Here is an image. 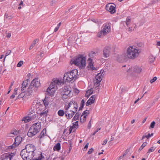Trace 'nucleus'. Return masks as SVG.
I'll list each match as a JSON object with an SVG mask.
<instances>
[{
	"label": "nucleus",
	"mask_w": 160,
	"mask_h": 160,
	"mask_svg": "<svg viewBox=\"0 0 160 160\" xmlns=\"http://www.w3.org/2000/svg\"><path fill=\"white\" fill-rule=\"evenodd\" d=\"M91 119L88 122V125L87 128H88L89 129L91 128Z\"/></svg>",
	"instance_id": "6e6d98bb"
},
{
	"label": "nucleus",
	"mask_w": 160,
	"mask_h": 160,
	"mask_svg": "<svg viewBox=\"0 0 160 160\" xmlns=\"http://www.w3.org/2000/svg\"><path fill=\"white\" fill-rule=\"evenodd\" d=\"M124 59L122 55H118L117 58V60L119 62H122Z\"/></svg>",
	"instance_id": "2f4dec72"
},
{
	"label": "nucleus",
	"mask_w": 160,
	"mask_h": 160,
	"mask_svg": "<svg viewBox=\"0 0 160 160\" xmlns=\"http://www.w3.org/2000/svg\"><path fill=\"white\" fill-rule=\"evenodd\" d=\"M24 97H27L25 95V92H22V91L21 93L19 94L17 97V99H18L20 98H22Z\"/></svg>",
	"instance_id": "c756f323"
},
{
	"label": "nucleus",
	"mask_w": 160,
	"mask_h": 160,
	"mask_svg": "<svg viewBox=\"0 0 160 160\" xmlns=\"http://www.w3.org/2000/svg\"><path fill=\"white\" fill-rule=\"evenodd\" d=\"M40 86V81L38 78H36L33 80L29 85V88L32 87L34 88L35 90L37 91L38 87Z\"/></svg>",
	"instance_id": "6e6552de"
},
{
	"label": "nucleus",
	"mask_w": 160,
	"mask_h": 160,
	"mask_svg": "<svg viewBox=\"0 0 160 160\" xmlns=\"http://www.w3.org/2000/svg\"><path fill=\"white\" fill-rule=\"evenodd\" d=\"M111 48L110 47H105L103 50V56L104 58H107L109 56Z\"/></svg>",
	"instance_id": "9b49d317"
},
{
	"label": "nucleus",
	"mask_w": 160,
	"mask_h": 160,
	"mask_svg": "<svg viewBox=\"0 0 160 160\" xmlns=\"http://www.w3.org/2000/svg\"><path fill=\"white\" fill-rule=\"evenodd\" d=\"M149 59H151V60L150 61V62H154L155 58L152 55H151L149 56Z\"/></svg>",
	"instance_id": "8fccbe9b"
},
{
	"label": "nucleus",
	"mask_w": 160,
	"mask_h": 160,
	"mask_svg": "<svg viewBox=\"0 0 160 160\" xmlns=\"http://www.w3.org/2000/svg\"><path fill=\"white\" fill-rule=\"evenodd\" d=\"M88 144H89L88 143H87L86 144V145L84 146V148H83V151H86V150H87V148H88Z\"/></svg>",
	"instance_id": "5fc2aeb1"
},
{
	"label": "nucleus",
	"mask_w": 160,
	"mask_h": 160,
	"mask_svg": "<svg viewBox=\"0 0 160 160\" xmlns=\"http://www.w3.org/2000/svg\"><path fill=\"white\" fill-rule=\"evenodd\" d=\"M80 116V114L79 112H77L75 115L72 119V121H76L78 120V118Z\"/></svg>",
	"instance_id": "7c9ffc66"
},
{
	"label": "nucleus",
	"mask_w": 160,
	"mask_h": 160,
	"mask_svg": "<svg viewBox=\"0 0 160 160\" xmlns=\"http://www.w3.org/2000/svg\"><path fill=\"white\" fill-rule=\"evenodd\" d=\"M92 93L93 92H90V91H87L85 95V97L88 98L91 94H92Z\"/></svg>",
	"instance_id": "a19ab883"
},
{
	"label": "nucleus",
	"mask_w": 160,
	"mask_h": 160,
	"mask_svg": "<svg viewBox=\"0 0 160 160\" xmlns=\"http://www.w3.org/2000/svg\"><path fill=\"white\" fill-rule=\"evenodd\" d=\"M74 92L78 94L79 93V91L78 89H77L76 88H75L74 90Z\"/></svg>",
	"instance_id": "680f3d73"
},
{
	"label": "nucleus",
	"mask_w": 160,
	"mask_h": 160,
	"mask_svg": "<svg viewBox=\"0 0 160 160\" xmlns=\"http://www.w3.org/2000/svg\"><path fill=\"white\" fill-rule=\"evenodd\" d=\"M95 95H92L89 99L87 101L86 103V106H88L93 103L94 102L95 98H94Z\"/></svg>",
	"instance_id": "f3484780"
},
{
	"label": "nucleus",
	"mask_w": 160,
	"mask_h": 160,
	"mask_svg": "<svg viewBox=\"0 0 160 160\" xmlns=\"http://www.w3.org/2000/svg\"><path fill=\"white\" fill-rule=\"evenodd\" d=\"M29 78L28 77V79L23 81L22 84V89L21 90V91L22 92H25L24 89L27 86L28 84V82L29 81Z\"/></svg>",
	"instance_id": "2eb2a0df"
},
{
	"label": "nucleus",
	"mask_w": 160,
	"mask_h": 160,
	"mask_svg": "<svg viewBox=\"0 0 160 160\" xmlns=\"http://www.w3.org/2000/svg\"><path fill=\"white\" fill-rule=\"evenodd\" d=\"M53 83H54V84L57 85V84L59 85V84H61V83H62V82H60V81L59 80V79H56L53 81ZM62 84H63V83H62Z\"/></svg>",
	"instance_id": "4c0bfd02"
},
{
	"label": "nucleus",
	"mask_w": 160,
	"mask_h": 160,
	"mask_svg": "<svg viewBox=\"0 0 160 160\" xmlns=\"http://www.w3.org/2000/svg\"><path fill=\"white\" fill-rule=\"evenodd\" d=\"M93 150H94L93 148H91L90 149L88 152V154H91L93 151Z\"/></svg>",
	"instance_id": "864d4df0"
},
{
	"label": "nucleus",
	"mask_w": 160,
	"mask_h": 160,
	"mask_svg": "<svg viewBox=\"0 0 160 160\" xmlns=\"http://www.w3.org/2000/svg\"><path fill=\"white\" fill-rule=\"evenodd\" d=\"M36 117V115L35 114L34 112H33V111H32L31 112H29L27 116L23 118V120L25 122H27L33 120Z\"/></svg>",
	"instance_id": "0eeeda50"
},
{
	"label": "nucleus",
	"mask_w": 160,
	"mask_h": 160,
	"mask_svg": "<svg viewBox=\"0 0 160 160\" xmlns=\"http://www.w3.org/2000/svg\"><path fill=\"white\" fill-rule=\"evenodd\" d=\"M15 155L14 153H4L0 156V160H12Z\"/></svg>",
	"instance_id": "1a4fd4ad"
},
{
	"label": "nucleus",
	"mask_w": 160,
	"mask_h": 160,
	"mask_svg": "<svg viewBox=\"0 0 160 160\" xmlns=\"http://www.w3.org/2000/svg\"><path fill=\"white\" fill-rule=\"evenodd\" d=\"M4 18H8V19H11L12 18V16L9 15L8 12H6L5 14Z\"/></svg>",
	"instance_id": "72a5a7b5"
},
{
	"label": "nucleus",
	"mask_w": 160,
	"mask_h": 160,
	"mask_svg": "<svg viewBox=\"0 0 160 160\" xmlns=\"http://www.w3.org/2000/svg\"><path fill=\"white\" fill-rule=\"evenodd\" d=\"M158 0H153L152 2V4H155L158 2Z\"/></svg>",
	"instance_id": "338daca9"
},
{
	"label": "nucleus",
	"mask_w": 160,
	"mask_h": 160,
	"mask_svg": "<svg viewBox=\"0 0 160 160\" xmlns=\"http://www.w3.org/2000/svg\"><path fill=\"white\" fill-rule=\"evenodd\" d=\"M131 21V20L130 17H127L126 22V24L127 26H128V25L130 23Z\"/></svg>",
	"instance_id": "e433bc0d"
},
{
	"label": "nucleus",
	"mask_w": 160,
	"mask_h": 160,
	"mask_svg": "<svg viewBox=\"0 0 160 160\" xmlns=\"http://www.w3.org/2000/svg\"><path fill=\"white\" fill-rule=\"evenodd\" d=\"M155 148H154L153 147H151L148 149V151L147 153H150L154 151L155 150Z\"/></svg>",
	"instance_id": "c03bdc74"
},
{
	"label": "nucleus",
	"mask_w": 160,
	"mask_h": 160,
	"mask_svg": "<svg viewBox=\"0 0 160 160\" xmlns=\"http://www.w3.org/2000/svg\"><path fill=\"white\" fill-rule=\"evenodd\" d=\"M46 132V128H44L43 130L41 132L40 135H38L37 138L41 139L42 138L44 135V134H45Z\"/></svg>",
	"instance_id": "a878e982"
},
{
	"label": "nucleus",
	"mask_w": 160,
	"mask_h": 160,
	"mask_svg": "<svg viewBox=\"0 0 160 160\" xmlns=\"http://www.w3.org/2000/svg\"><path fill=\"white\" fill-rule=\"evenodd\" d=\"M20 130H17L15 129H12L10 132V134H13L14 135H17L20 133Z\"/></svg>",
	"instance_id": "393cba45"
},
{
	"label": "nucleus",
	"mask_w": 160,
	"mask_h": 160,
	"mask_svg": "<svg viewBox=\"0 0 160 160\" xmlns=\"http://www.w3.org/2000/svg\"><path fill=\"white\" fill-rule=\"evenodd\" d=\"M142 69L140 67L137 66H135L134 67L133 71L136 73H140L141 72Z\"/></svg>",
	"instance_id": "b1692460"
},
{
	"label": "nucleus",
	"mask_w": 160,
	"mask_h": 160,
	"mask_svg": "<svg viewBox=\"0 0 160 160\" xmlns=\"http://www.w3.org/2000/svg\"><path fill=\"white\" fill-rule=\"evenodd\" d=\"M111 30V26L109 24H104L101 30L98 32L97 37L101 38L102 36L106 35Z\"/></svg>",
	"instance_id": "423d86ee"
},
{
	"label": "nucleus",
	"mask_w": 160,
	"mask_h": 160,
	"mask_svg": "<svg viewBox=\"0 0 160 160\" xmlns=\"http://www.w3.org/2000/svg\"><path fill=\"white\" fill-rule=\"evenodd\" d=\"M48 112V111H45V110H44L42 112L40 113V115L41 116H46L47 115Z\"/></svg>",
	"instance_id": "c9c22d12"
},
{
	"label": "nucleus",
	"mask_w": 160,
	"mask_h": 160,
	"mask_svg": "<svg viewBox=\"0 0 160 160\" xmlns=\"http://www.w3.org/2000/svg\"><path fill=\"white\" fill-rule=\"evenodd\" d=\"M85 101L82 99L81 102L80 106L84 107Z\"/></svg>",
	"instance_id": "3c124183"
},
{
	"label": "nucleus",
	"mask_w": 160,
	"mask_h": 160,
	"mask_svg": "<svg viewBox=\"0 0 160 160\" xmlns=\"http://www.w3.org/2000/svg\"><path fill=\"white\" fill-rule=\"evenodd\" d=\"M38 39H35L32 43L31 45H33V46H34L35 44L38 43Z\"/></svg>",
	"instance_id": "de8ad7c7"
},
{
	"label": "nucleus",
	"mask_w": 160,
	"mask_h": 160,
	"mask_svg": "<svg viewBox=\"0 0 160 160\" xmlns=\"http://www.w3.org/2000/svg\"><path fill=\"white\" fill-rule=\"evenodd\" d=\"M41 128L40 122L34 123L29 128L27 135L28 137H32L39 132Z\"/></svg>",
	"instance_id": "f03ea898"
},
{
	"label": "nucleus",
	"mask_w": 160,
	"mask_h": 160,
	"mask_svg": "<svg viewBox=\"0 0 160 160\" xmlns=\"http://www.w3.org/2000/svg\"><path fill=\"white\" fill-rule=\"evenodd\" d=\"M76 104V105L75 106H74V108L75 109H76V111H77L78 110V105L77 103V102L73 100H72V101H71L69 103L68 105H69L70 106H71V105H72V104Z\"/></svg>",
	"instance_id": "4be33fe9"
},
{
	"label": "nucleus",
	"mask_w": 160,
	"mask_h": 160,
	"mask_svg": "<svg viewBox=\"0 0 160 160\" xmlns=\"http://www.w3.org/2000/svg\"><path fill=\"white\" fill-rule=\"evenodd\" d=\"M70 151H69V150L65 151L64 152V154H66V155H67V154L70 153Z\"/></svg>",
	"instance_id": "e2e57ef3"
},
{
	"label": "nucleus",
	"mask_w": 160,
	"mask_h": 160,
	"mask_svg": "<svg viewBox=\"0 0 160 160\" xmlns=\"http://www.w3.org/2000/svg\"><path fill=\"white\" fill-rule=\"evenodd\" d=\"M17 147L16 146H15V145H13V144L12 145H11L7 147V148L8 149H13V148L15 147Z\"/></svg>",
	"instance_id": "603ef678"
},
{
	"label": "nucleus",
	"mask_w": 160,
	"mask_h": 160,
	"mask_svg": "<svg viewBox=\"0 0 160 160\" xmlns=\"http://www.w3.org/2000/svg\"><path fill=\"white\" fill-rule=\"evenodd\" d=\"M11 53V50H8L7 51L6 54H5V56L6 57L7 56L9 55Z\"/></svg>",
	"instance_id": "4d7b16f0"
},
{
	"label": "nucleus",
	"mask_w": 160,
	"mask_h": 160,
	"mask_svg": "<svg viewBox=\"0 0 160 160\" xmlns=\"http://www.w3.org/2000/svg\"><path fill=\"white\" fill-rule=\"evenodd\" d=\"M156 123L155 121H152L150 125V127L149 128V129L153 128L154 127Z\"/></svg>",
	"instance_id": "37998d69"
},
{
	"label": "nucleus",
	"mask_w": 160,
	"mask_h": 160,
	"mask_svg": "<svg viewBox=\"0 0 160 160\" xmlns=\"http://www.w3.org/2000/svg\"><path fill=\"white\" fill-rule=\"evenodd\" d=\"M78 75V71L77 69H74L70 72L65 73L63 77V80H65V82H71L72 83L73 82V79L75 80L77 78Z\"/></svg>",
	"instance_id": "f257e3e1"
},
{
	"label": "nucleus",
	"mask_w": 160,
	"mask_h": 160,
	"mask_svg": "<svg viewBox=\"0 0 160 160\" xmlns=\"http://www.w3.org/2000/svg\"><path fill=\"white\" fill-rule=\"evenodd\" d=\"M23 64V61H20L17 65V67H20Z\"/></svg>",
	"instance_id": "49530a36"
},
{
	"label": "nucleus",
	"mask_w": 160,
	"mask_h": 160,
	"mask_svg": "<svg viewBox=\"0 0 160 160\" xmlns=\"http://www.w3.org/2000/svg\"><path fill=\"white\" fill-rule=\"evenodd\" d=\"M86 59L83 55L79 54L75 59H71V62L80 68H84L86 66Z\"/></svg>",
	"instance_id": "7ed1b4c3"
},
{
	"label": "nucleus",
	"mask_w": 160,
	"mask_h": 160,
	"mask_svg": "<svg viewBox=\"0 0 160 160\" xmlns=\"http://www.w3.org/2000/svg\"><path fill=\"white\" fill-rule=\"evenodd\" d=\"M100 82L99 80H98V79H95L93 81V82L94 83L93 88L96 90H97L99 88Z\"/></svg>",
	"instance_id": "a211bd4d"
},
{
	"label": "nucleus",
	"mask_w": 160,
	"mask_h": 160,
	"mask_svg": "<svg viewBox=\"0 0 160 160\" xmlns=\"http://www.w3.org/2000/svg\"><path fill=\"white\" fill-rule=\"evenodd\" d=\"M157 79V78L156 77H155L153 78L152 79H151V80H150V82L151 83H152L154 82Z\"/></svg>",
	"instance_id": "09e8293b"
},
{
	"label": "nucleus",
	"mask_w": 160,
	"mask_h": 160,
	"mask_svg": "<svg viewBox=\"0 0 160 160\" xmlns=\"http://www.w3.org/2000/svg\"><path fill=\"white\" fill-rule=\"evenodd\" d=\"M138 50L133 46H130L127 51V56L130 59H134L138 55Z\"/></svg>",
	"instance_id": "39448f33"
},
{
	"label": "nucleus",
	"mask_w": 160,
	"mask_h": 160,
	"mask_svg": "<svg viewBox=\"0 0 160 160\" xmlns=\"http://www.w3.org/2000/svg\"><path fill=\"white\" fill-rule=\"evenodd\" d=\"M62 99L68 98L70 96L71 92V88L68 85L65 86L59 90Z\"/></svg>",
	"instance_id": "20e7f679"
},
{
	"label": "nucleus",
	"mask_w": 160,
	"mask_h": 160,
	"mask_svg": "<svg viewBox=\"0 0 160 160\" xmlns=\"http://www.w3.org/2000/svg\"><path fill=\"white\" fill-rule=\"evenodd\" d=\"M56 86V85L54 84L53 82H51L49 86L47 89V92L48 93V95L49 96L52 95L53 94L54 92L55 91V87Z\"/></svg>",
	"instance_id": "9d476101"
},
{
	"label": "nucleus",
	"mask_w": 160,
	"mask_h": 160,
	"mask_svg": "<svg viewBox=\"0 0 160 160\" xmlns=\"http://www.w3.org/2000/svg\"><path fill=\"white\" fill-rule=\"evenodd\" d=\"M153 135V133H152L151 134L149 133L147 135V139H148L151 136H152Z\"/></svg>",
	"instance_id": "bf43d9fd"
},
{
	"label": "nucleus",
	"mask_w": 160,
	"mask_h": 160,
	"mask_svg": "<svg viewBox=\"0 0 160 160\" xmlns=\"http://www.w3.org/2000/svg\"><path fill=\"white\" fill-rule=\"evenodd\" d=\"M89 110H86L83 111L81 117L83 115H87L86 114H89Z\"/></svg>",
	"instance_id": "a18cd8bd"
},
{
	"label": "nucleus",
	"mask_w": 160,
	"mask_h": 160,
	"mask_svg": "<svg viewBox=\"0 0 160 160\" xmlns=\"http://www.w3.org/2000/svg\"><path fill=\"white\" fill-rule=\"evenodd\" d=\"M73 128H72L71 126H70V128L69 129V134H70L71 133L72 131V129H73Z\"/></svg>",
	"instance_id": "0e129e2a"
},
{
	"label": "nucleus",
	"mask_w": 160,
	"mask_h": 160,
	"mask_svg": "<svg viewBox=\"0 0 160 160\" xmlns=\"http://www.w3.org/2000/svg\"><path fill=\"white\" fill-rule=\"evenodd\" d=\"M64 110L60 109L59 110L58 112V115L60 117H62L64 114Z\"/></svg>",
	"instance_id": "bb28decb"
},
{
	"label": "nucleus",
	"mask_w": 160,
	"mask_h": 160,
	"mask_svg": "<svg viewBox=\"0 0 160 160\" xmlns=\"http://www.w3.org/2000/svg\"><path fill=\"white\" fill-rule=\"evenodd\" d=\"M45 99H46V98H45L43 100V103L44 104V105L45 106V107H46L48 105V104L49 103V102Z\"/></svg>",
	"instance_id": "58836bf2"
},
{
	"label": "nucleus",
	"mask_w": 160,
	"mask_h": 160,
	"mask_svg": "<svg viewBox=\"0 0 160 160\" xmlns=\"http://www.w3.org/2000/svg\"><path fill=\"white\" fill-rule=\"evenodd\" d=\"M28 160H31L34 157V152H28Z\"/></svg>",
	"instance_id": "c85d7f7f"
},
{
	"label": "nucleus",
	"mask_w": 160,
	"mask_h": 160,
	"mask_svg": "<svg viewBox=\"0 0 160 160\" xmlns=\"http://www.w3.org/2000/svg\"><path fill=\"white\" fill-rule=\"evenodd\" d=\"M104 70H101L100 73H98L95 76L96 79H98V80L101 81L102 78V74L103 73Z\"/></svg>",
	"instance_id": "aec40b11"
},
{
	"label": "nucleus",
	"mask_w": 160,
	"mask_h": 160,
	"mask_svg": "<svg viewBox=\"0 0 160 160\" xmlns=\"http://www.w3.org/2000/svg\"><path fill=\"white\" fill-rule=\"evenodd\" d=\"M25 149L28 152H34L36 150L35 147L32 144H28L26 146Z\"/></svg>",
	"instance_id": "f8f14e48"
},
{
	"label": "nucleus",
	"mask_w": 160,
	"mask_h": 160,
	"mask_svg": "<svg viewBox=\"0 0 160 160\" xmlns=\"http://www.w3.org/2000/svg\"><path fill=\"white\" fill-rule=\"evenodd\" d=\"M73 116V115L72 114V113H69L68 114V119H69L71 118Z\"/></svg>",
	"instance_id": "13d9d810"
},
{
	"label": "nucleus",
	"mask_w": 160,
	"mask_h": 160,
	"mask_svg": "<svg viewBox=\"0 0 160 160\" xmlns=\"http://www.w3.org/2000/svg\"><path fill=\"white\" fill-rule=\"evenodd\" d=\"M70 107V106L68 104V105L67 106H66V105H65L64 108H65V110L67 111L68 109Z\"/></svg>",
	"instance_id": "052dcab7"
},
{
	"label": "nucleus",
	"mask_w": 160,
	"mask_h": 160,
	"mask_svg": "<svg viewBox=\"0 0 160 160\" xmlns=\"http://www.w3.org/2000/svg\"><path fill=\"white\" fill-rule=\"evenodd\" d=\"M90 68H91V69L92 70H97V69L96 68L93 67V66H92Z\"/></svg>",
	"instance_id": "774afa93"
},
{
	"label": "nucleus",
	"mask_w": 160,
	"mask_h": 160,
	"mask_svg": "<svg viewBox=\"0 0 160 160\" xmlns=\"http://www.w3.org/2000/svg\"><path fill=\"white\" fill-rule=\"evenodd\" d=\"M39 156L38 158H35L32 160H42V159H45L44 157L42 155V153L41 152H39Z\"/></svg>",
	"instance_id": "412c9836"
},
{
	"label": "nucleus",
	"mask_w": 160,
	"mask_h": 160,
	"mask_svg": "<svg viewBox=\"0 0 160 160\" xmlns=\"http://www.w3.org/2000/svg\"><path fill=\"white\" fill-rule=\"evenodd\" d=\"M83 115L84 116L82 118L83 119H82V118H81L82 117L81 116V117L80 122H81L82 123H84L86 120V118L87 115Z\"/></svg>",
	"instance_id": "79ce46f5"
},
{
	"label": "nucleus",
	"mask_w": 160,
	"mask_h": 160,
	"mask_svg": "<svg viewBox=\"0 0 160 160\" xmlns=\"http://www.w3.org/2000/svg\"><path fill=\"white\" fill-rule=\"evenodd\" d=\"M116 5L113 3H109L106 6V10H115Z\"/></svg>",
	"instance_id": "dca6fc26"
},
{
	"label": "nucleus",
	"mask_w": 160,
	"mask_h": 160,
	"mask_svg": "<svg viewBox=\"0 0 160 160\" xmlns=\"http://www.w3.org/2000/svg\"><path fill=\"white\" fill-rule=\"evenodd\" d=\"M107 141L108 140L106 139L104 140L103 141V143H102V145H105L107 142Z\"/></svg>",
	"instance_id": "69168bd1"
},
{
	"label": "nucleus",
	"mask_w": 160,
	"mask_h": 160,
	"mask_svg": "<svg viewBox=\"0 0 160 160\" xmlns=\"http://www.w3.org/2000/svg\"><path fill=\"white\" fill-rule=\"evenodd\" d=\"M78 121H77L72 123V126H71L72 128H74L77 129L78 127Z\"/></svg>",
	"instance_id": "cd10ccee"
},
{
	"label": "nucleus",
	"mask_w": 160,
	"mask_h": 160,
	"mask_svg": "<svg viewBox=\"0 0 160 160\" xmlns=\"http://www.w3.org/2000/svg\"><path fill=\"white\" fill-rule=\"evenodd\" d=\"M33 88H32V87L30 88H29V86L28 88L27 91H25V95H26V96H30L31 95L33 92Z\"/></svg>",
	"instance_id": "6ab92c4d"
},
{
	"label": "nucleus",
	"mask_w": 160,
	"mask_h": 160,
	"mask_svg": "<svg viewBox=\"0 0 160 160\" xmlns=\"http://www.w3.org/2000/svg\"><path fill=\"white\" fill-rule=\"evenodd\" d=\"M92 60L91 58H89L88 60V66H89L90 68H91L92 66H93V64L92 63Z\"/></svg>",
	"instance_id": "473e14b6"
},
{
	"label": "nucleus",
	"mask_w": 160,
	"mask_h": 160,
	"mask_svg": "<svg viewBox=\"0 0 160 160\" xmlns=\"http://www.w3.org/2000/svg\"><path fill=\"white\" fill-rule=\"evenodd\" d=\"M147 143L146 142H143L139 148L138 151H141L143 148L147 145Z\"/></svg>",
	"instance_id": "f704fd0d"
},
{
	"label": "nucleus",
	"mask_w": 160,
	"mask_h": 160,
	"mask_svg": "<svg viewBox=\"0 0 160 160\" xmlns=\"http://www.w3.org/2000/svg\"><path fill=\"white\" fill-rule=\"evenodd\" d=\"M22 139V138L20 136H17L15 139V142L13 143V145L18 146L21 143Z\"/></svg>",
	"instance_id": "4468645a"
},
{
	"label": "nucleus",
	"mask_w": 160,
	"mask_h": 160,
	"mask_svg": "<svg viewBox=\"0 0 160 160\" xmlns=\"http://www.w3.org/2000/svg\"><path fill=\"white\" fill-rule=\"evenodd\" d=\"M91 21L93 22L98 24H99L100 22V21H99V20L94 18L92 19Z\"/></svg>",
	"instance_id": "ea45409f"
},
{
	"label": "nucleus",
	"mask_w": 160,
	"mask_h": 160,
	"mask_svg": "<svg viewBox=\"0 0 160 160\" xmlns=\"http://www.w3.org/2000/svg\"><path fill=\"white\" fill-rule=\"evenodd\" d=\"M61 149V144L59 142L57 143L54 147L53 149L54 151H59Z\"/></svg>",
	"instance_id": "5701e85b"
},
{
	"label": "nucleus",
	"mask_w": 160,
	"mask_h": 160,
	"mask_svg": "<svg viewBox=\"0 0 160 160\" xmlns=\"http://www.w3.org/2000/svg\"><path fill=\"white\" fill-rule=\"evenodd\" d=\"M28 152L25 149H23L21 152L20 155L23 160H28Z\"/></svg>",
	"instance_id": "ddd939ff"
}]
</instances>
